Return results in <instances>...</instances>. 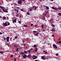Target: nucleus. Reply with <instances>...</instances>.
Masks as SVG:
<instances>
[{
    "label": "nucleus",
    "mask_w": 61,
    "mask_h": 61,
    "mask_svg": "<svg viewBox=\"0 0 61 61\" xmlns=\"http://www.w3.org/2000/svg\"><path fill=\"white\" fill-rule=\"evenodd\" d=\"M22 1L21 0H19L17 2V3H18V4L20 5H21V4H22Z\"/></svg>",
    "instance_id": "nucleus-1"
},
{
    "label": "nucleus",
    "mask_w": 61,
    "mask_h": 61,
    "mask_svg": "<svg viewBox=\"0 0 61 61\" xmlns=\"http://www.w3.org/2000/svg\"><path fill=\"white\" fill-rule=\"evenodd\" d=\"M3 25L4 26H6L8 25H7V23H6V22L5 23H3Z\"/></svg>",
    "instance_id": "nucleus-2"
},
{
    "label": "nucleus",
    "mask_w": 61,
    "mask_h": 61,
    "mask_svg": "<svg viewBox=\"0 0 61 61\" xmlns=\"http://www.w3.org/2000/svg\"><path fill=\"white\" fill-rule=\"evenodd\" d=\"M53 46L54 48H55V49H57V47L56 46V45L55 44H53Z\"/></svg>",
    "instance_id": "nucleus-3"
},
{
    "label": "nucleus",
    "mask_w": 61,
    "mask_h": 61,
    "mask_svg": "<svg viewBox=\"0 0 61 61\" xmlns=\"http://www.w3.org/2000/svg\"><path fill=\"white\" fill-rule=\"evenodd\" d=\"M9 36L7 37L6 38V41L7 42H9Z\"/></svg>",
    "instance_id": "nucleus-4"
},
{
    "label": "nucleus",
    "mask_w": 61,
    "mask_h": 61,
    "mask_svg": "<svg viewBox=\"0 0 61 61\" xmlns=\"http://www.w3.org/2000/svg\"><path fill=\"white\" fill-rule=\"evenodd\" d=\"M38 7V6H32V8L33 10H34V8H35V10H36V8H37V7Z\"/></svg>",
    "instance_id": "nucleus-5"
},
{
    "label": "nucleus",
    "mask_w": 61,
    "mask_h": 61,
    "mask_svg": "<svg viewBox=\"0 0 61 61\" xmlns=\"http://www.w3.org/2000/svg\"><path fill=\"white\" fill-rule=\"evenodd\" d=\"M51 31H52V32H55L56 30L54 28H52V29L51 30Z\"/></svg>",
    "instance_id": "nucleus-6"
},
{
    "label": "nucleus",
    "mask_w": 61,
    "mask_h": 61,
    "mask_svg": "<svg viewBox=\"0 0 61 61\" xmlns=\"http://www.w3.org/2000/svg\"><path fill=\"white\" fill-rule=\"evenodd\" d=\"M41 59H43V60H46V59L45 58V57L44 56H41Z\"/></svg>",
    "instance_id": "nucleus-7"
},
{
    "label": "nucleus",
    "mask_w": 61,
    "mask_h": 61,
    "mask_svg": "<svg viewBox=\"0 0 61 61\" xmlns=\"http://www.w3.org/2000/svg\"><path fill=\"white\" fill-rule=\"evenodd\" d=\"M24 56H23V58H26L27 56H26V55H25V54H24Z\"/></svg>",
    "instance_id": "nucleus-8"
},
{
    "label": "nucleus",
    "mask_w": 61,
    "mask_h": 61,
    "mask_svg": "<svg viewBox=\"0 0 61 61\" xmlns=\"http://www.w3.org/2000/svg\"><path fill=\"white\" fill-rule=\"evenodd\" d=\"M16 19H15V20H13V23H14H14H16Z\"/></svg>",
    "instance_id": "nucleus-9"
},
{
    "label": "nucleus",
    "mask_w": 61,
    "mask_h": 61,
    "mask_svg": "<svg viewBox=\"0 0 61 61\" xmlns=\"http://www.w3.org/2000/svg\"><path fill=\"white\" fill-rule=\"evenodd\" d=\"M51 8L53 9H54V10H57V9L55 8L54 7H51Z\"/></svg>",
    "instance_id": "nucleus-10"
},
{
    "label": "nucleus",
    "mask_w": 61,
    "mask_h": 61,
    "mask_svg": "<svg viewBox=\"0 0 61 61\" xmlns=\"http://www.w3.org/2000/svg\"><path fill=\"white\" fill-rule=\"evenodd\" d=\"M45 7H46V9L47 10H48V9H49V7L47 6H46Z\"/></svg>",
    "instance_id": "nucleus-11"
},
{
    "label": "nucleus",
    "mask_w": 61,
    "mask_h": 61,
    "mask_svg": "<svg viewBox=\"0 0 61 61\" xmlns=\"http://www.w3.org/2000/svg\"><path fill=\"white\" fill-rule=\"evenodd\" d=\"M39 34V33H36V34H34L35 36H37Z\"/></svg>",
    "instance_id": "nucleus-12"
},
{
    "label": "nucleus",
    "mask_w": 61,
    "mask_h": 61,
    "mask_svg": "<svg viewBox=\"0 0 61 61\" xmlns=\"http://www.w3.org/2000/svg\"><path fill=\"white\" fill-rule=\"evenodd\" d=\"M24 27H28V26L27 25H24L23 26Z\"/></svg>",
    "instance_id": "nucleus-13"
},
{
    "label": "nucleus",
    "mask_w": 61,
    "mask_h": 61,
    "mask_svg": "<svg viewBox=\"0 0 61 61\" xmlns=\"http://www.w3.org/2000/svg\"><path fill=\"white\" fill-rule=\"evenodd\" d=\"M42 18L43 20H45L46 19V18L44 16H42Z\"/></svg>",
    "instance_id": "nucleus-14"
},
{
    "label": "nucleus",
    "mask_w": 61,
    "mask_h": 61,
    "mask_svg": "<svg viewBox=\"0 0 61 61\" xmlns=\"http://www.w3.org/2000/svg\"><path fill=\"white\" fill-rule=\"evenodd\" d=\"M0 8L1 9H2L3 10L4 9V7L2 6H0Z\"/></svg>",
    "instance_id": "nucleus-15"
},
{
    "label": "nucleus",
    "mask_w": 61,
    "mask_h": 61,
    "mask_svg": "<svg viewBox=\"0 0 61 61\" xmlns=\"http://www.w3.org/2000/svg\"><path fill=\"white\" fill-rule=\"evenodd\" d=\"M36 50H35V51L36 52H37L38 51V48H35Z\"/></svg>",
    "instance_id": "nucleus-16"
},
{
    "label": "nucleus",
    "mask_w": 61,
    "mask_h": 61,
    "mask_svg": "<svg viewBox=\"0 0 61 61\" xmlns=\"http://www.w3.org/2000/svg\"><path fill=\"white\" fill-rule=\"evenodd\" d=\"M57 43H58V44H61V41H59V42H57Z\"/></svg>",
    "instance_id": "nucleus-17"
},
{
    "label": "nucleus",
    "mask_w": 61,
    "mask_h": 61,
    "mask_svg": "<svg viewBox=\"0 0 61 61\" xmlns=\"http://www.w3.org/2000/svg\"><path fill=\"white\" fill-rule=\"evenodd\" d=\"M20 54H25V52H21V53L20 52Z\"/></svg>",
    "instance_id": "nucleus-18"
},
{
    "label": "nucleus",
    "mask_w": 61,
    "mask_h": 61,
    "mask_svg": "<svg viewBox=\"0 0 61 61\" xmlns=\"http://www.w3.org/2000/svg\"><path fill=\"white\" fill-rule=\"evenodd\" d=\"M6 18V17H3L2 19L3 20H5Z\"/></svg>",
    "instance_id": "nucleus-19"
},
{
    "label": "nucleus",
    "mask_w": 61,
    "mask_h": 61,
    "mask_svg": "<svg viewBox=\"0 0 61 61\" xmlns=\"http://www.w3.org/2000/svg\"><path fill=\"white\" fill-rule=\"evenodd\" d=\"M51 25L52 27H54L55 26V25L51 23Z\"/></svg>",
    "instance_id": "nucleus-20"
},
{
    "label": "nucleus",
    "mask_w": 61,
    "mask_h": 61,
    "mask_svg": "<svg viewBox=\"0 0 61 61\" xmlns=\"http://www.w3.org/2000/svg\"><path fill=\"white\" fill-rule=\"evenodd\" d=\"M19 49V48H18L16 49V51H17V52H18L19 51L18 50V49Z\"/></svg>",
    "instance_id": "nucleus-21"
},
{
    "label": "nucleus",
    "mask_w": 61,
    "mask_h": 61,
    "mask_svg": "<svg viewBox=\"0 0 61 61\" xmlns=\"http://www.w3.org/2000/svg\"><path fill=\"white\" fill-rule=\"evenodd\" d=\"M37 58V57H35L33 58L32 57V58L34 59H36Z\"/></svg>",
    "instance_id": "nucleus-22"
},
{
    "label": "nucleus",
    "mask_w": 61,
    "mask_h": 61,
    "mask_svg": "<svg viewBox=\"0 0 61 61\" xmlns=\"http://www.w3.org/2000/svg\"><path fill=\"white\" fill-rule=\"evenodd\" d=\"M53 19H52V18H51V20H49V22H51L52 21H53Z\"/></svg>",
    "instance_id": "nucleus-23"
},
{
    "label": "nucleus",
    "mask_w": 61,
    "mask_h": 61,
    "mask_svg": "<svg viewBox=\"0 0 61 61\" xmlns=\"http://www.w3.org/2000/svg\"><path fill=\"white\" fill-rule=\"evenodd\" d=\"M33 32L34 34H35V33H36L37 32V31H35L34 30L33 31Z\"/></svg>",
    "instance_id": "nucleus-24"
},
{
    "label": "nucleus",
    "mask_w": 61,
    "mask_h": 61,
    "mask_svg": "<svg viewBox=\"0 0 61 61\" xmlns=\"http://www.w3.org/2000/svg\"><path fill=\"white\" fill-rule=\"evenodd\" d=\"M5 13H8V11H7V9H5Z\"/></svg>",
    "instance_id": "nucleus-25"
},
{
    "label": "nucleus",
    "mask_w": 61,
    "mask_h": 61,
    "mask_svg": "<svg viewBox=\"0 0 61 61\" xmlns=\"http://www.w3.org/2000/svg\"><path fill=\"white\" fill-rule=\"evenodd\" d=\"M14 47H17V46L15 45H14Z\"/></svg>",
    "instance_id": "nucleus-26"
},
{
    "label": "nucleus",
    "mask_w": 61,
    "mask_h": 61,
    "mask_svg": "<svg viewBox=\"0 0 61 61\" xmlns=\"http://www.w3.org/2000/svg\"><path fill=\"white\" fill-rule=\"evenodd\" d=\"M46 14H48L49 13V11H47L45 13Z\"/></svg>",
    "instance_id": "nucleus-27"
},
{
    "label": "nucleus",
    "mask_w": 61,
    "mask_h": 61,
    "mask_svg": "<svg viewBox=\"0 0 61 61\" xmlns=\"http://www.w3.org/2000/svg\"><path fill=\"white\" fill-rule=\"evenodd\" d=\"M27 57H30V55L29 54H28V56H27Z\"/></svg>",
    "instance_id": "nucleus-28"
},
{
    "label": "nucleus",
    "mask_w": 61,
    "mask_h": 61,
    "mask_svg": "<svg viewBox=\"0 0 61 61\" xmlns=\"http://www.w3.org/2000/svg\"><path fill=\"white\" fill-rule=\"evenodd\" d=\"M3 38L5 41H6V38L5 37H3Z\"/></svg>",
    "instance_id": "nucleus-29"
},
{
    "label": "nucleus",
    "mask_w": 61,
    "mask_h": 61,
    "mask_svg": "<svg viewBox=\"0 0 61 61\" xmlns=\"http://www.w3.org/2000/svg\"><path fill=\"white\" fill-rule=\"evenodd\" d=\"M4 53V51H0V54H3Z\"/></svg>",
    "instance_id": "nucleus-30"
},
{
    "label": "nucleus",
    "mask_w": 61,
    "mask_h": 61,
    "mask_svg": "<svg viewBox=\"0 0 61 61\" xmlns=\"http://www.w3.org/2000/svg\"><path fill=\"white\" fill-rule=\"evenodd\" d=\"M58 9H59V10H61V7H59L58 8Z\"/></svg>",
    "instance_id": "nucleus-31"
},
{
    "label": "nucleus",
    "mask_w": 61,
    "mask_h": 61,
    "mask_svg": "<svg viewBox=\"0 0 61 61\" xmlns=\"http://www.w3.org/2000/svg\"><path fill=\"white\" fill-rule=\"evenodd\" d=\"M27 13V14L28 15H30V13H29V12H26Z\"/></svg>",
    "instance_id": "nucleus-32"
},
{
    "label": "nucleus",
    "mask_w": 61,
    "mask_h": 61,
    "mask_svg": "<svg viewBox=\"0 0 61 61\" xmlns=\"http://www.w3.org/2000/svg\"><path fill=\"white\" fill-rule=\"evenodd\" d=\"M23 48V47H20V50H21V49H22Z\"/></svg>",
    "instance_id": "nucleus-33"
},
{
    "label": "nucleus",
    "mask_w": 61,
    "mask_h": 61,
    "mask_svg": "<svg viewBox=\"0 0 61 61\" xmlns=\"http://www.w3.org/2000/svg\"><path fill=\"white\" fill-rule=\"evenodd\" d=\"M2 10L3 11V12H5V9H3V10Z\"/></svg>",
    "instance_id": "nucleus-34"
},
{
    "label": "nucleus",
    "mask_w": 61,
    "mask_h": 61,
    "mask_svg": "<svg viewBox=\"0 0 61 61\" xmlns=\"http://www.w3.org/2000/svg\"><path fill=\"white\" fill-rule=\"evenodd\" d=\"M18 22L19 24H21V21H20Z\"/></svg>",
    "instance_id": "nucleus-35"
},
{
    "label": "nucleus",
    "mask_w": 61,
    "mask_h": 61,
    "mask_svg": "<svg viewBox=\"0 0 61 61\" xmlns=\"http://www.w3.org/2000/svg\"><path fill=\"white\" fill-rule=\"evenodd\" d=\"M41 27L43 28H44V25H43V24H42L41 25Z\"/></svg>",
    "instance_id": "nucleus-36"
},
{
    "label": "nucleus",
    "mask_w": 61,
    "mask_h": 61,
    "mask_svg": "<svg viewBox=\"0 0 61 61\" xmlns=\"http://www.w3.org/2000/svg\"><path fill=\"white\" fill-rule=\"evenodd\" d=\"M36 47V45H34V48Z\"/></svg>",
    "instance_id": "nucleus-37"
},
{
    "label": "nucleus",
    "mask_w": 61,
    "mask_h": 61,
    "mask_svg": "<svg viewBox=\"0 0 61 61\" xmlns=\"http://www.w3.org/2000/svg\"><path fill=\"white\" fill-rule=\"evenodd\" d=\"M6 45H7L8 46H10V45L9 44H8L7 43L6 44Z\"/></svg>",
    "instance_id": "nucleus-38"
},
{
    "label": "nucleus",
    "mask_w": 61,
    "mask_h": 61,
    "mask_svg": "<svg viewBox=\"0 0 61 61\" xmlns=\"http://www.w3.org/2000/svg\"><path fill=\"white\" fill-rule=\"evenodd\" d=\"M0 13H3V12H2L1 10V9L0 8Z\"/></svg>",
    "instance_id": "nucleus-39"
},
{
    "label": "nucleus",
    "mask_w": 61,
    "mask_h": 61,
    "mask_svg": "<svg viewBox=\"0 0 61 61\" xmlns=\"http://www.w3.org/2000/svg\"><path fill=\"white\" fill-rule=\"evenodd\" d=\"M33 50V48H31L30 50V51H32V50Z\"/></svg>",
    "instance_id": "nucleus-40"
},
{
    "label": "nucleus",
    "mask_w": 61,
    "mask_h": 61,
    "mask_svg": "<svg viewBox=\"0 0 61 61\" xmlns=\"http://www.w3.org/2000/svg\"><path fill=\"white\" fill-rule=\"evenodd\" d=\"M30 11H33V9H30Z\"/></svg>",
    "instance_id": "nucleus-41"
},
{
    "label": "nucleus",
    "mask_w": 61,
    "mask_h": 61,
    "mask_svg": "<svg viewBox=\"0 0 61 61\" xmlns=\"http://www.w3.org/2000/svg\"><path fill=\"white\" fill-rule=\"evenodd\" d=\"M24 52V53H25V54H27V52H26V51H25Z\"/></svg>",
    "instance_id": "nucleus-42"
},
{
    "label": "nucleus",
    "mask_w": 61,
    "mask_h": 61,
    "mask_svg": "<svg viewBox=\"0 0 61 61\" xmlns=\"http://www.w3.org/2000/svg\"><path fill=\"white\" fill-rule=\"evenodd\" d=\"M59 15H61V13H59L58 14Z\"/></svg>",
    "instance_id": "nucleus-43"
},
{
    "label": "nucleus",
    "mask_w": 61,
    "mask_h": 61,
    "mask_svg": "<svg viewBox=\"0 0 61 61\" xmlns=\"http://www.w3.org/2000/svg\"><path fill=\"white\" fill-rule=\"evenodd\" d=\"M44 15L45 16H46V13H45V14H44Z\"/></svg>",
    "instance_id": "nucleus-44"
},
{
    "label": "nucleus",
    "mask_w": 61,
    "mask_h": 61,
    "mask_svg": "<svg viewBox=\"0 0 61 61\" xmlns=\"http://www.w3.org/2000/svg\"><path fill=\"white\" fill-rule=\"evenodd\" d=\"M28 53H30V50L29 51H28Z\"/></svg>",
    "instance_id": "nucleus-45"
},
{
    "label": "nucleus",
    "mask_w": 61,
    "mask_h": 61,
    "mask_svg": "<svg viewBox=\"0 0 61 61\" xmlns=\"http://www.w3.org/2000/svg\"><path fill=\"white\" fill-rule=\"evenodd\" d=\"M17 11V13H18V11H19V10H17L16 11Z\"/></svg>",
    "instance_id": "nucleus-46"
},
{
    "label": "nucleus",
    "mask_w": 61,
    "mask_h": 61,
    "mask_svg": "<svg viewBox=\"0 0 61 61\" xmlns=\"http://www.w3.org/2000/svg\"><path fill=\"white\" fill-rule=\"evenodd\" d=\"M19 16V15H18V14H17V15H16V16Z\"/></svg>",
    "instance_id": "nucleus-47"
},
{
    "label": "nucleus",
    "mask_w": 61,
    "mask_h": 61,
    "mask_svg": "<svg viewBox=\"0 0 61 61\" xmlns=\"http://www.w3.org/2000/svg\"><path fill=\"white\" fill-rule=\"evenodd\" d=\"M56 56H58V54H56Z\"/></svg>",
    "instance_id": "nucleus-48"
},
{
    "label": "nucleus",
    "mask_w": 61,
    "mask_h": 61,
    "mask_svg": "<svg viewBox=\"0 0 61 61\" xmlns=\"http://www.w3.org/2000/svg\"><path fill=\"white\" fill-rule=\"evenodd\" d=\"M52 37H54L55 36H54V35L53 34H52Z\"/></svg>",
    "instance_id": "nucleus-49"
},
{
    "label": "nucleus",
    "mask_w": 61,
    "mask_h": 61,
    "mask_svg": "<svg viewBox=\"0 0 61 61\" xmlns=\"http://www.w3.org/2000/svg\"><path fill=\"white\" fill-rule=\"evenodd\" d=\"M13 55H11L10 56L11 57H13Z\"/></svg>",
    "instance_id": "nucleus-50"
},
{
    "label": "nucleus",
    "mask_w": 61,
    "mask_h": 61,
    "mask_svg": "<svg viewBox=\"0 0 61 61\" xmlns=\"http://www.w3.org/2000/svg\"><path fill=\"white\" fill-rule=\"evenodd\" d=\"M10 41H12V38H10Z\"/></svg>",
    "instance_id": "nucleus-51"
},
{
    "label": "nucleus",
    "mask_w": 61,
    "mask_h": 61,
    "mask_svg": "<svg viewBox=\"0 0 61 61\" xmlns=\"http://www.w3.org/2000/svg\"><path fill=\"white\" fill-rule=\"evenodd\" d=\"M17 36H16L15 37V39H17Z\"/></svg>",
    "instance_id": "nucleus-52"
},
{
    "label": "nucleus",
    "mask_w": 61,
    "mask_h": 61,
    "mask_svg": "<svg viewBox=\"0 0 61 61\" xmlns=\"http://www.w3.org/2000/svg\"><path fill=\"white\" fill-rule=\"evenodd\" d=\"M16 8H17V9H20V8L19 7H16Z\"/></svg>",
    "instance_id": "nucleus-53"
},
{
    "label": "nucleus",
    "mask_w": 61,
    "mask_h": 61,
    "mask_svg": "<svg viewBox=\"0 0 61 61\" xmlns=\"http://www.w3.org/2000/svg\"><path fill=\"white\" fill-rule=\"evenodd\" d=\"M20 55H19V56H18V58H19L20 57Z\"/></svg>",
    "instance_id": "nucleus-54"
},
{
    "label": "nucleus",
    "mask_w": 61,
    "mask_h": 61,
    "mask_svg": "<svg viewBox=\"0 0 61 61\" xmlns=\"http://www.w3.org/2000/svg\"><path fill=\"white\" fill-rule=\"evenodd\" d=\"M60 39H61V38H60L59 39H58V41H59L60 40Z\"/></svg>",
    "instance_id": "nucleus-55"
},
{
    "label": "nucleus",
    "mask_w": 61,
    "mask_h": 61,
    "mask_svg": "<svg viewBox=\"0 0 61 61\" xmlns=\"http://www.w3.org/2000/svg\"><path fill=\"white\" fill-rule=\"evenodd\" d=\"M33 57H37V56H35V55H33Z\"/></svg>",
    "instance_id": "nucleus-56"
},
{
    "label": "nucleus",
    "mask_w": 61,
    "mask_h": 61,
    "mask_svg": "<svg viewBox=\"0 0 61 61\" xmlns=\"http://www.w3.org/2000/svg\"><path fill=\"white\" fill-rule=\"evenodd\" d=\"M23 45L24 46H26V44H23Z\"/></svg>",
    "instance_id": "nucleus-57"
},
{
    "label": "nucleus",
    "mask_w": 61,
    "mask_h": 61,
    "mask_svg": "<svg viewBox=\"0 0 61 61\" xmlns=\"http://www.w3.org/2000/svg\"><path fill=\"white\" fill-rule=\"evenodd\" d=\"M15 6H17V5L16 4H15Z\"/></svg>",
    "instance_id": "nucleus-58"
},
{
    "label": "nucleus",
    "mask_w": 61,
    "mask_h": 61,
    "mask_svg": "<svg viewBox=\"0 0 61 61\" xmlns=\"http://www.w3.org/2000/svg\"><path fill=\"white\" fill-rule=\"evenodd\" d=\"M3 33H2L1 32H0V35H2Z\"/></svg>",
    "instance_id": "nucleus-59"
},
{
    "label": "nucleus",
    "mask_w": 61,
    "mask_h": 61,
    "mask_svg": "<svg viewBox=\"0 0 61 61\" xmlns=\"http://www.w3.org/2000/svg\"><path fill=\"white\" fill-rule=\"evenodd\" d=\"M10 25V23H9V22H8V24L7 25Z\"/></svg>",
    "instance_id": "nucleus-60"
},
{
    "label": "nucleus",
    "mask_w": 61,
    "mask_h": 61,
    "mask_svg": "<svg viewBox=\"0 0 61 61\" xmlns=\"http://www.w3.org/2000/svg\"><path fill=\"white\" fill-rule=\"evenodd\" d=\"M21 10V11H23V9H22Z\"/></svg>",
    "instance_id": "nucleus-61"
},
{
    "label": "nucleus",
    "mask_w": 61,
    "mask_h": 61,
    "mask_svg": "<svg viewBox=\"0 0 61 61\" xmlns=\"http://www.w3.org/2000/svg\"><path fill=\"white\" fill-rule=\"evenodd\" d=\"M35 61H39V60H36Z\"/></svg>",
    "instance_id": "nucleus-62"
},
{
    "label": "nucleus",
    "mask_w": 61,
    "mask_h": 61,
    "mask_svg": "<svg viewBox=\"0 0 61 61\" xmlns=\"http://www.w3.org/2000/svg\"><path fill=\"white\" fill-rule=\"evenodd\" d=\"M25 47L26 48H28L27 46H25Z\"/></svg>",
    "instance_id": "nucleus-63"
},
{
    "label": "nucleus",
    "mask_w": 61,
    "mask_h": 61,
    "mask_svg": "<svg viewBox=\"0 0 61 61\" xmlns=\"http://www.w3.org/2000/svg\"><path fill=\"white\" fill-rule=\"evenodd\" d=\"M14 61H16V58H15V59Z\"/></svg>",
    "instance_id": "nucleus-64"
}]
</instances>
